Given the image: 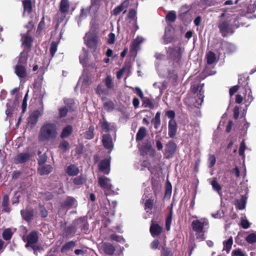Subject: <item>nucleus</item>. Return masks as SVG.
<instances>
[{
	"label": "nucleus",
	"mask_w": 256,
	"mask_h": 256,
	"mask_svg": "<svg viewBox=\"0 0 256 256\" xmlns=\"http://www.w3.org/2000/svg\"><path fill=\"white\" fill-rule=\"evenodd\" d=\"M172 220V212H170V214L168 216L166 222V227L167 230L170 228V224Z\"/></svg>",
	"instance_id": "8fccbe9b"
},
{
	"label": "nucleus",
	"mask_w": 256,
	"mask_h": 256,
	"mask_svg": "<svg viewBox=\"0 0 256 256\" xmlns=\"http://www.w3.org/2000/svg\"><path fill=\"white\" fill-rule=\"evenodd\" d=\"M14 72L16 76L20 78H24L27 76L26 66L22 65H16Z\"/></svg>",
	"instance_id": "9d476101"
},
{
	"label": "nucleus",
	"mask_w": 256,
	"mask_h": 256,
	"mask_svg": "<svg viewBox=\"0 0 256 256\" xmlns=\"http://www.w3.org/2000/svg\"><path fill=\"white\" fill-rule=\"evenodd\" d=\"M52 168L50 165H42L38 168V172L40 175L48 174L52 170Z\"/></svg>",
	"instance_id": "aec40b11"
},
{
	"label": "nucleus",
	"mask_w": 256,
	"mask_h": 256,
	"mask_svg": "<svg viewBox=\"0 0 256 256\" xmlns=\"http://www.w3.org/2000/svg\"><path fill=\"white\" fill-rule=\"evenodd\" d=\"M79 170L76 166L71 164L67 167L66 170V174L70 176H76L78 174Z\"/></svg>",
	"instance_id": "393cba45"
},
{
	"label": "nucleus",
	"mask_w": 256,
	"mask_h": 256,
	"mask_svg": "<svg viewBox=\"0 0 256 256\" xmlns=\"http://www.w3.org/2000/svg\"><path fill=\"white\" fill-rule=\"evenodd\" d=\"M57 134V127L56 124L45 122L40 130L38 138L40 142L48 141L55 138Z\"/></svg>",
	"instance_id": "f257e3e1"
},
{
	"label": "nucleus",
	"mask_w": 256,
	"mask_h": 256,
	"mask_svg": "<svg viewBox=\"0 0 256 256\" xmlns=\"http://www.w3.org/2000/svg\"><path fill=\"white\" fill-rule=\"evenodd\" d=\"M210 184L212 186L213 189L216 191L219 194H220L222 193V187L220 185L218 182L216 178H213L212 182H210Z\"/></svg>",
	"instance_id": "7c9ffc66"
},
{
	"label": "nucleus",
	"mask_w": 256,
	"mask_h": 256,
	"mask_svg": "<svg viewBox=\"0 0 256 256\" xmlns=\"http://www.w3.org/2000/svg\"><path fill=\"white\" fill-rule=\"evenodd\" d=\"M218 28L224 36H228L233 32L232 27L227 20L220 21Z\"/></svg>",
	"instance_id": "423d86ee"
},
{
	"label": "nucleus",
	"mask_w": 256,
	"mask_h": 256,
	"mask_svg": "<svg viewBox=\"0 0 256 256\" xmlns=\"http://www.w3.org/2000/svg\"><path fill=\"white\" fill-rule=\"evenodd\" d=\"M154 204V200L152 199H148L146 200L144 206L145 210L148 212L149 210H151Z\"/></svg>",
	"instance_id": "79ce46f5"
},
{
	"label": "nucleus",
	"mask_w": 256,
	"mask_h": 256,
	"mask_svg": "<svg viewBox=\"0 0 256 256\" xmlns=\"http://www.w3.org/2000/svg\"><path fill=\"white\" fill-rule=\"evenodd\" d=\"M98 170L106 174H108L110 170V159L106 158L101 160L98 164Z\"/></svg>",
	"instance_id": "0eeeda50"
},
{
	"label": "nucleus",
	"mask_w": 256,
	"mask_h": 256,
	"mask_svg": "<svg viewBox=\"0 0 256 256\" xmlns=\"http://www.w3.org/2000/svg\"><path fill=\"white\" fill-rule=\"evenodd\" d=\"M162 230V228L157 224H152L150 231L153 237L160 234Z\"/></svg>",
	"instance_id": "2eb2a0df"
},
{
	"label": "nucleus",
	"mask_w": 256,
	"mask_h": 256,
	"mask_svg": "<svg viewBox=\"0 0 256 256\" xmlns=\"http://www.w3.org/2000/svg\"><path fill=\"white\" fill-rule=\"evenodd\" d=\"M233 239L231 236L230 238H228V240H225L223 242V250H226L228 253L231 249Z\"/></svg>",
	"instance_id": "cd10ccee"
},
{
	"label": "nucleus",
	"mask_w": 256,
	"mask_h": 256,
	"mask_svg": "<svg viewBox=\"0 0 256 256\" xmlns=\"http://www.w3.org/2000/svg\"><path fill=\"white\" fill-rule=\"evenodd\" d=\"M101 250L106 254L112 255L115 251L114 247L110 243H104L102 244Z\"/></svg>",
	"instance_id": "4468645a"
},
{
	"label": "nucleus",
	"mask_w": 256,
	"mask_h": 256,
	"mask_svg": "<svg viewBox=\"0 0 256 256\" xmlns=\"http://www.w3.org/2000/svg\"><path fill=\"white\" fill-rule=\"evenodd\" d=\"M204 91L202 90L201 88L199 90L198 93L196 95V106H200L202 102H203V98H204Z\"/></svg>",
	"instance_id": "c85d7f7f"
},
{
	"label": "nucleus",
	"mask_w": 256,
	"mask_h": 256,
	"mask_svg": "<svg viewBox=\"0 0 256 256\" xmlns=\"http://www.w3.org/2000/svg\"><path fill=\"white\" fill-rule=\"evenodd\" d=\"M146 134V129L144 127L140 128L136 136V140L137 141L142 140Z\"/></svg>",
	"instance_id": "473e14b6"
},
{
	"label": "nucleus",
	"mask_w": 256,
	"mask_h": 256,
	"mask_svg": "<svg viewBox=\"0 0 256 256\" xmlns=\"http://www.w3.org/2000/svg\"><path fill=\"white\" fill-rule=\"evenodd\" d=\"M176 148V146L174 142L172 141L169 142L165 149L164 153V156L166 158H172L175 153Z\"/></svg>",
	"instance_id": "6e6552de"
},
{
	"label": "nucleus",
	"mask_w": 256,
	"mask_h": 256,
	"mask_svg": "<svg viewBox=\"0 0 256 256\" xmlns=\"http://www.w3.org/2000/svg\"><path fill=\"white\" fill-rule=\"evenodd\" d=\"M206 59L207 64H212L218 62L215 54L211 51L206 54Z\"/></svg>",
	"instance_id": "6ab92c4d"
},
{
	"label": "nucleus",
	"mask_w": 256,
	"mask_h": 256,
	"mask_svg": "<svg viewBox=\"0 0 256 256\" xmlns=\"http://www.w3.org/2000/svg\"><path fill=\"white\" fill-rule=\"evenodd\" d=\"M144 40L143 38L138 36L132 41L130 46V50L134 51L136 50L138 48L140 44L143 42Z\"/></svg>",
	"instance_id": "5701e85b"
},
{
	"label": "nucleus",
	"mask_w": 256,
	"mask_h": 256,
	"mask_svg": "<svg viewBox=\"0 0 256 256\" xmlns=\"http://www.w3.org/2000/svg\"><path fill=\"white\" fill-rule=\"evenodd\" d=\"M23 240L25 242H26V248L30 246L34 248V246L38 240V232L36 231H32L28 234L26 238L24 237Z\"/></svg>",
	"instance_id": "20e7f679"
},
{
	"label": "nucleus",
	"mask_w": 256,
	"mask_h": 256,
	"mask_svg": "<svg viewBox=\"0 0 256 256\" xmlns=\"http://www.w3.org/2000/svg\"><path fill=\"white\" fill-rule=\"evenodd\" d=\"M39 214L44 218L47 216L48 212L46 209L42 206L40 205L39 206Z\"/></svg>",
	"instance_id": "864d4df0"
},
{
	"label": "nucleus",
	"mask_w": 256,
	"mask_h": 256,
	"mask_svg": "<svg viewBox=\"0 0 256 256\" xmlns=\"http://www.w3.org/2000/svg\"><path fill=\"white\" fill-rule=\"evenodd\" d=\"M8 196L7 195L4 196L2 200V206L4 207V210L6 212H10V208L8 206Z\"/></svg>",
	"instance_id": "c9c22d12"
},
{
	"label": "nucleus",
	"mask_w": 256,
	"mask_h": 256,
	"mask_svg": "<svg viewBox=\"0 0 256 256\" xmlns=\"http://www.w3.org/2000/svg\"><path fill=\"white\" fill-rule=\"evenodd\" d=\"M28 60V52L23 51L20 54L18 62L16 65H22V66H26V62Z\"/></svg>",
	"instance_id": "4be33fe9"
},
{
	"label": "nucleus",
	"mask_w": 256,
	"mask_h": 256,
	"mask_svg": "<svg viewBox=\"0 0 256 256\" xmlns=\"http://www.w3.org/2000/svg\"><path fill=\"white\" fill-rule=\"evenodd\" d=\"M102 141L104 147L110 152L114 146L111 136L108 134H104Z\"/></svg>",
	"instance_id": "9b49d317"
},
{
	"label": "nucleus",
	"mask_w": 256,
	"mask_h": 256,
	"mask_svg": "<svg viewBox=\"0 0 256 256\" xmlns=\"http://www.w3.org/2000/svg\"><path fill=\"white\" fill-rule=\"evenodd\" d=\"M42 115V112L39 110L34 111L30 116L28 118V124L32 125H35L38 120V118Z\"/></svg>",
	"instance_id": "f3484780"
},
{
	"label": "nucleus",
	"mask_w": 256,
	"mask_h": 256,
	"mask_svg": "<svg viewBox=\"0 0 256 256\" xmlns=\"http://www.w3.org/2000/svg\"><path fill=\"white\" fill-rule=\"evenodd\" d=\"M176 12L174 11H170L168 13L166 19L170 22H174L176 20Z\"/></svg>",
	"instance_id": "ea45409f"
},
{
	"label": "nucleus",
	"mask_w": 256,
	"mask_h": 256,
	"mask_svg": "<svg viewBox=\"0 0 256 256\" xmlns=\"http://www.w3.org/2000/svg\"><path fill=\"white\" fill-rule=\"evenodd\" d=\"M13 232L10 228L5 230L2 233V237L6 240H10L12 235Z\"/></svg>",
	"instance_id": "f704fd0d"
},
{
	"label": "nucleus",
	"mask_w": 256,
	"mask_h": 256,
	"mask_svg": "<svg viewBox=\"0 0 256 256\" xmlns=\"http://www.w3.org/2000/svg\"><path fill=\"white\" fill-rule=\"evenodd\" d=\"M14 105H16L15 102L11 100H8L7 104V109L6 110V114L8 116L11 115L14 109Z\"/></svg>",
	"instance_id": "bb28decb"
},
{
	"label": "nucleus",
	"mask_w": 256,
	"mask_h": 256,
	"mask_svg": "<svg viewBox=\"0 0 256 256\" xmlns=\"http://www.w3.org/2000/svg\"><path fill=\"white\" fill-rule=\"evenodd\" d=\"M115 40V34L112 32L110 33L108 36V42L110 44L114 43Z\"/></svg>",
	"instance_id": "0e129e2a"
},
{
	"label": "nucleus",
	"mask_w": 256,
	"mask_h": 256,
	"mask_svg": "<svg viewBox=\"0 0 256 256\" xmlns=\"http://www.w3.org/2000/svg\"><path fill=\"white\" fill-rule=\"evenodd\" d=\"M154 127L157 129L160 124V112H157L153 120Z\"/></svg>",
	"instance_id": "58836bf2"
},
{
	"label": "nucleus",
	"mask_w": 256,
	"mask_h": 256,
	"mask_svg": "<svg viewBox=\"0 0 256 256\" xmlns=\"http://www.w3.org/2000/svg\"><path fill=\"white\" fill-rule=\"evenodd\" d=\"M144 148L146 152H152V153H154V150L150 142L145 144Z\"/></svg>",
	"instance_id": "052dcab7"
},
{
	"label": "nucleus",
	"mask_w": 256,
	"mask_h": 256,
	"mask_svg": "<svg viewBox=\"0 0 256 256\" xmlns=\"http://www.w3.org/2000/svg\"><path fill=\"white\" fill-rule=\"evenodd\" d=\"M100 40L98 34L95 30H90L84 38V44L90 50L95 52L100 45Z\"/></svg>",
	"instance_id": "f03ea898"
},
{
	"label": "nucleus",
	"mask_w": 256,
	"mask_h": 256,
	"mask_svg": "<svg viewBox=\"0 0 256 256\" xmlns=\"http://www.w3.org/2000/svg\"><path fill=\"white\" fill-rule=\"evenodd\" d=\"M246 241L250 244L256 242V234L252 233L248 235L246 238Z\"/></svg>",
	"instance_id": "37998d69"
},
{
	"label": "nucleus",
	"mask_w": 256,
	"mask_h": 256,
	"mask_svg": "<svg viewBox=\"0 0 256 256\" xmlns=\"http://www.w3.org/2000/svg\"><path fill=\"white\" fill-rule=\"evenodd\" d=\"M232 256H247L246 252L240 249L234 250L232 252Z\"/></svg>",
	"instance_id": "c03bdc74"
},
{
	"label": "nucleus",
	"mask_w": 256,
	"mask_h": 256,
	"mask_svg": "<svg viewBox=\"0 0 256 256\" xmlns=\"http://www.w3.org/2000/svg\"><path fill=\"white\" fill-rule=\"evenodd\" d=\"M85 178L80 176L73 180V182L75 184L80 185L84 184L85 182Z\"/></svg>",
	"instance_id": "de8ad7c7"
},
{
	"label": "nucleus",
	"mask_w": 256,
	"mask_h": 256,
	"mask_svg": "<svg viewBox=\"0 0 256 256\" xmlns=\"http://www.w3.org/2000/svg\"><path fill=\"white\" fill-rule=\"evenodd\" d=\"M174 28L170 24H168L165 29L164 35V43L165 44L170 42L172 38V32Z\"/></svg>",
	"instance_id": "1a4fd4ad"
},
{
	"label": "nucleus",
	"mask_w": 256,
	"mask_h": 256,
	"mask_svg": "<svg viewBox=\"0 0 256 256\" xmlns=\"http://www.w3.org/2000/svg\"><path fill=\"white\" fill-rule=\"evenodd\" d=\"M88 60V52L86 49L82 50V54L80 56V62L84 66H86Z\"/></svg>",
	"instance_id": "a878e982"
},
{
	"label": "nucleus",
	"mask_w": 256,
	"mask_h": 256,
	"mask_svg": "<svg viewBox=\"0 0 256 256\" xmlns=\"http://www.w3.org/2000/svg\"><path fill=\"white\" fill-rule=\"evenodd\" d=\"M70 6L69 0H61L59 5V10L61 13L66 15L68 12Z\"/></svg>",
	"instance_id": "ddd939ff"
},
{
	"label": "nucleus",
	"mask_w": 256,
	"mask_h": 256,
	"mask_svg": "<svg viewBox=\"0 0 256 256\" xmlns=\"http://www.w3.org/2000/svg\"><path fill=\"white\" fill-rule=\"evenodd\" d=\"M104 82L108 88H112L113 87L114 84L110 76L108 75L104 79Z\"/></svg>",
	"instance_id": "a18cd8bd"
},
{
	"label": "nucleus",
	"mask_w": 256,
	"mask_h": 256,
	"mask_svg": "<svg viewBox=\"0 0 256 256\" xmlns=\"http://www.w3.org/2000/svg\"><path fill=\"white\" fill-rule=\"evenodd\" d=\"M159 245V242L158 240H154L150 244V248L153 250H156L158 248Z\"/></svg>",
	"instance_id": "69168bd1"
},
{
	"label": "nucleus",
	"mask_w": 256,
	"mask_h": 256,
	"mask_svg": "<svg viewBox=\"0 0 256 256\" xmlns=\"http://www.w3.org/2000/svg\"><path fill=\"white\" fill-rule=\"evenodd\" d=\"M246 148V146L244 140H243L240 143V149H239V154L241 156H244V150Z\"/></svg>",
	"instance_id": "6e6d98bb"
},
{
	"label": "nucleus",
	"mask_w": 256,
	"mask_h": 256,
	"mask_svg": "<svg viewBox=\"0 0 256 256\" xmlns=\"http://www.w3.org/2000/svg\"><path fill=\"white\" fill-rule=\"evenodd\" d=\"M82 81V85H87L89 84V80L88 77L83 76L80 78V81L78 82L77 86L80 84V82Z\"/></svg>",
	"instance_id": "680f3d73"
},
{
	"label": "nucleus",
	"mask_w": 256,
	"mask_h": 256,
	"mask_svg": "<svg viewBox=\"0 0 256 256\" xmlns=\"http://www.w3.org/2000/svg\"><path fill=\"white\" fill-rule=\"evenodd\" d=\"M168 135L170 138H173L176 134L177 126L176 121L171 120L168 122Z\"/></svg>",
	"instance_id": "dca6fc26"
},
{
	"label": "nucleus",
	"mask_w": 256,
	"mask_h": 256,
	"mask_svg": "<svg viewBox=\"0 0 256 256\" xmlns=\"http://www.w3.org/2000/svg\"><path fill=\"white\" fill-rule=\"evenodd\" d=\"M238 86H234L230 89V94L232 96L234 95L238 90Z\"/></svg>",
	"instance_id": "774afa93"
},
{
	"label": "nucleus",
	"mask_w": 256,
	"mask_h": 256,
	"mask_svg": "<svg viewBox=\"0 0 256 256\" xmlns=\"http://www.w3.org/2000/svg\"><path fill=\"white\" fill-rule=\"evenodd\" d=\"M46 156L45 154H42L39 157L38 164H44L46 160Z\"/></svg>",
	"instance_id": "338daca9"
},
{
	"label": "nucleus",
	"mask_w": 256,
	"mask_h": 256,
	"mask_svg": "<svg viewBox=\"0 0 256 256\" xmlns=\"http://www.w3.org/2000/svg\"><path fill=\"white\" fill-rule=\"evenodd\" d=\"M58 48V46L56 42H52L50 44V54L52 56H54L55 52H56Z\"/></svg>",
	"instance_id": "603ef678"
},
{
	"label": "nucleus",
	"mask_w": 256,
	"mask_h": 256,
	"mask_svg": "<svg viewBox=\"0 0 256 256\" xmlns=\"http://www.w3.org/2000/svg\"><path fill=\"white\" fill-rule=\"evenodd\" d=\"M98 185L104 190L106 194H107V192L112 189V185L110 183L111 180L110 178L103 176H98Z\"/></svg>",
	"instance_id": "39448f33"
},
{
	"label": "nucleus",
	"mask_w": 256,
	"mask_h": 256,
	"mask_svg": "<svg viewBox=\"0 0 256 256\" xmlns=\"http://www.w3.org/2000/svg\"><path fill=\"white\" fill-rule=\"evenodd\" d=\"M100 123L102 128L106 132H108L112 130H116V127L114 124L108 123L105 120H104Z\"/></svg>",
	"instance_id": "a211bd4d"
},
{
	"label": "nucleus",
	"mask_w": 256,
	"mask_h": 256,
	"mask_svg": "<svg viewBox=\"0 0 256 256\" xmlns=\"http://www.w3.org/2000/svg\"><path fill=\"white\" fill-rule=\"evenodd\" d=\"M124 10L120 5L116 7L114 10H112V14L114 16H118Z\"/></svg>",
	"instance_id": "bf43d9fd"
},
{
	"label": "nucleus",
	"mask_w": 256,
	"mask_h": 256,
	"mask_svg": "<svg viewBox=\"0 0 256 256\" xmlns=\"http://www.w3.org/2000/svg\"><path fill=\"white\" fill-rule=\"evenodd\" d=\"M24 10L26 12H30L32 10V2L30 0H24L23 2Z\"/></svg>",
	"instance_id": "4c0bfd02"
},
{
	"label": "nucleus",
	"mask_w": 256,
	"mask_h": 256,
	"mask_svg": "<svg viewBox=\"0 0 256 256\" xmlns=\"http://www.w3.org/2000/svg\"><path fill=\"white\" fill-rule=\"evenodd\" d=\"M75 244L76 243L74 241L68 242L62 246L61 252H66L73 248L75 246Z\"/></svg>",
	"instance_id": "2f4dec72"
},
{
	"label": "nucleus",
	"mask_w": 256,
	"mask_h": 256,
	"mask_svg": "<svg viewBox=\"0 0 256 256\" xmlns=\"http://www.w3.org/2000/svg\"><path fill=\"white\" fill-rule=\"evenodd\" d=\"M59 148L64 152H66L69 150L70 145L67 142L63 141L60 144Z\"/></svg>",
	"instance_id": "3c124183"
},
{
	"label": "nucleus",
	"mask_w": 256,
	"mask_h": 256,
	"mask_svg": "<svg viewBox=\"0 0 256 256\" xmlns=\"http://www.w3.org/2000/svg\"><path fill=\"white\" fill-rule=\"evenodd\" d=\"M246 206V200L242 196L240 200H237L236 201V206L239 210H243L244 208Z\"/></svg>",
	"instance_id": "e433bc0d"
},
{
	"label": "nucleus",
	"mask_w": 256,
	"mask_h": 256,
	"mask_svg": "<svg viewBox=\"0 0 256 256\" xmlns=\"http://www.w3.org/2000/svg\"><path fill=\"white\" fill-rule=\"evenodd\" d=\"M30 157V155L29 153L22 152L18 154L14 158V162L16 164L25 162L29 160Z\"/></svg>",
	"instance_id": "f8f14e48"
},
{
	"label": "nucleus",
	"mask_w": 256,
	"mask_h": 256,
	"mask_svg": "<svg viewBox=\"0 0 256 256\" xmlns=\"http://www.w3.org/2000/svg\"><path fill=\"white\" fill-rule=\"evenodd\" d=\"M208 224V220L204 218L194 220L192 222V230L196 232V234L197 238L201 240L205 238L204 234V228Z\"/></svg>",
	"instance_id": "7ed1b4c3"
},
{
	"label": "nucleus",
	"mask_w": 256,
	"mask_h": 256,
	"mask_svg": "<svg viewBox=\"0 0 256 256\" xmlns=\"http://www.w3.org/2000/svg\"><path fill=\"white\" fill-rule=\"evenodd\" d=\"M162 256H172L170 250L168 248L163 246L162 251Z\"/></svg>",
	"instance_id": "5fc2aeb1"
},
{
	"label": "nucleus",
	"mask_w": 256,
	"mask_h": 256,
	"mask_svg": "<svg viewBox=\"0 0 256 256\" xmlns=\"http://www.w3.org/2000/svg\"><path fill=\"white\" fill-rule=\"evenodd\" d=\"M64 206H76V200L72 198H68L64 202Z\"/></svg>",
	"instance_id": "49530a36"
},
{
	"label": "nucleus",
	"mask_w": 256,
	"mask_h": 256,
	"mask_svg": "<svg viewBox=\"0 0 256 256\" xmlns=\"http://www.w3.org/2000/svg\"><path fill=\"white\" fill-rule=\"evenodd\" d=\"M216 158L214 156L210 154L208 159V166L209 168H212L216 164Z\"/></svg>",
	"instance_id": "09e8293b"
},
{
	"label": "nucleus",
	"mask_w": 256,
	"mask_h": 256,
	"mask_svg": "<svg viewBox=\"0 0 256 256\" xmlns=\"http://www.w3.org/2000/svg\"><path fill=\"white\" fill-rule=\"evenodd\" d=\"M110 238L112 240L116 241L118 242H124V239L122 236H118L116 234H112L110 236Z\"/></svg>",
	"instance_id": "4d7b16f0"
},
{
	"label": "nucleus",
	"mask_w": 256,
	"mask_h": 256,
	"mask_svg": "<svg viewBox=\"0 0 256 256\" xmlns=\"http://www.w3.org/2000/svg\"><path fill=\"white\" fill-rule=\"evenodd\" d=\"M22 39L23 44L26 45L28 48H30V44L32 42V38L28 34H26L22 37Z\"/></svg>",
	"instance_id": "a19ab883"
},
{
	"label": "nucleus",
	"mask_w": 256,
	"mask_h": 256,
	"mask_svg": "<svg viewBox=\"0 0 256 256\" xmlns=\"http://www.w3.org/2000/svg\"><path fill=\"white\" fill-rule=\"evenodd\" d=\"M94 127L91 126L89 127L88 130L86 132L84 137L88 140L92 139L94 136Z\"/></svg>",
	"instance_id": "72a5a7b5"
},
{
	"label": "nucleus",
	"mask_w": 256,
	"mask_h": 256,
	"mask_svg": "<svg viewBox=\"0 0 256 256\" xmlns=\"http://www.w3.org/2000/svg\"><path fill=\"white\" fill-rule=\"evenodd\" d=\"M20 214L23 218L26 220L30 221L34 216V211L32 210H25L20 211Z\"/></svg>",
	"instance_id": "412c9836"
},
{
	"label": "nucleus",
	"mask_w": 256,
	"mask_h": 256,
	"mask_svg": "<svg viewBox=\"0 0 256 256\" xmlns=\"http://www.w3.org/2000/svg\"><path fill=\"white\" fill-rule=\"evenodd\" d=\"M72 132V128L71 126H68L65 127L62 132L60 136L62 138L68 137Z\"/></svg>",
	"instance_id": "c756f323"
},
{
	"label": "nucleus",
	"mask_w": 256,
	"mask_h": 256,
	"mask_svg": "<svg viewBox=\"0 0 256 256\" xmlns=\"http://www.w3.org/2000/svg\"><path fill=\"white\" fill-rule=\"evenodd\" d=\"M240 224L244 228H248L250 227V223L246 219L242 218L241 220Z\"/></svg>",
	"instance_id": "13d9d810"
},
{
	"label": "nucleus",
	"mask_w": 256,
	"mask_h": 256,
	"mask_svg": "<svg viewBox=\"0 0 256 256\" xmlns=\"http://www.w3.org/2000/svg\"><path fill=\"white\" fill-rule=\"evenodd\" d=\"M68 112V110L66 107L60 108L59 109L60 116L62 118L66 116Z\"/></svg>",
	"instance_id": "e2e57ef3"
},
{
	"label": "nucleus",
	"mask_w": 256,
	"mask_h": 256,
	"mask_svg": "<svg viewBox=\"0 0 256 256\" xmlns=\"http://www.w3.org/2000/svg\"><path fill=\"white\" fill-rule=\"evenodd\" d=\"M190 7L187 4H184L181 6L178 10V16L182 20H184L186 14L189 12Z\"/></svg>",
	"instance_id": "b1692460"
}]
</instances>
